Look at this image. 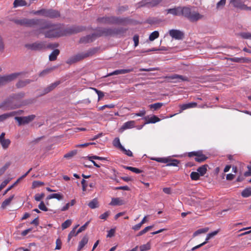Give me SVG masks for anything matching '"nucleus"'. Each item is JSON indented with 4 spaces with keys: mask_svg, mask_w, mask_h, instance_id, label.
Listing matches in <instances>:
<instances>
[{
    "mask_svg": "<svg viewBox=\"0 0 251 251\" xmlns=\"http://www.w3.org/2000/svg\"><path fill=\"white\" fill-rule=\"evenodd\" d=\"M144 119L146 121L145 124L150 123L154 124L160 121V119L155 115H153L151 117H149V116L145 117Z\"/></svg>",
    "mask_w": 251,
    "mask_h": 251,
    "instance_id": "6ab92c4d",
    "label": "nucleus"
},
{
    "mask_svg": "<svg viewBox=\"0 0 251 251\" xmlns=\"http://www.w3.org/2000/svg\"><path fill=\"white\" fill-rule=\"evenodd\" d=\"M61 245H62V242H61V240L59 238H58V239L56 240V247H55V249H56V250H60V249H61Z\"/></svg>",
    "mask_w": 251,
    "mask_h": 251,
    "instance_id": "e2e57ef3",
    "label": "nucleus"
},
{
    "mask_svg": "<svg viewBox=\"0 0 251 251\" xmlns=\"http://www.w3.org/2000/svg\"><path fill=\"white\" fill-rule=\"evenodd\" d=\"M30 82L31 81L29 79L20 80L17 83L16 86L17 88H22L25 86L27 84L30 83Z\"/></svg>",
    "mask_w": 251,
    "mask_h": 251,
    "instance_id": "473e14b6",
    "label": "nucleus"
},
{
    "mask_svg": "<svg viewBox=\"0 0 251 251\" xmlns=\"http://www.w3.org/2000/svg\"><path fill=\"white\" fill-rule=\"evenodd\" d=\"M72 224L71 220H67L64 223L62 224L61 226L63 229H66L69 227Z\"/></svg>",
    "mask_w": 251,
    "mask_h": 251,
    "instance_id": "3c124183",
    "label": "nucleus"
},
{
    "mask_svg": "<svg viewBox=\"0 0 251 251\" xmlns=\"http://www.w3.org/2000/svg\"><path fill=\"white\" fill-rule=\"evenodd\" d=\"M125 204V201L120 198H112L110 205L112 206L122 205Z\"/></svg>",
    "mask_w": 251,
    "mask_h": 251,
    "instance_id": "aec40b11",
    "label": "nucleus"
},
{
    "mask_svg": "<svg viewBox=\"0 0 251 251\" xmlns=\"http://www.w3.org/2000/svg\"><path fill=\"white\" fill-rule=\"evenodd\" d=\"M98 21L104 24H120L123 22V19L114 16L100 17Z\"/></svg>",
    "mask_w": 251,
    "mask_h": 251,
    "instance_id": "0eeeda50",
    "label": "nucleus"
},
{
    "mask_svg": "<svg viewBox=\"0 0 251 251\" xmlns=\"http://www.w3.org/2000/svg\"><path fill=\"white\" fill-rule=\"evenodd\" d=\"M34 115H29L25 117H15V119L18 122L19 125L21 126L29 123L35 118Z\"/></svg>",
    "mask_w": 251,
    "mask_h": 251,
    "instance_id": "f8f14e48",
    "label": "nucleus"
},
{
    "mask_svg": "<svg viewBox=\"0 0 251 251\" xmlns=\"http://www.w3.org/2000/svg\"><path fill=\"white\" fill-rule=\"evenodd\" d=\"M135 121H130L127 122H126L123 125L122 128L123 130H125L128 128H131L134 127L135 126Z\"/></svg>",
    "mask_w": 251,
    "mask_h": 251,
    "instance_id": "393cba45",
    "label": "nucleus"
},
{
    "mask_svg": "<svg viewBox=\"0 0 251 251\" xmlns=\"http://www.w3.org/2000/svg\"><path fill=\"white\" fill-rule=\"evenodd\" d=\"M110 214L109 211H106L100 216V218L103 220H106Z\"/></svg>",
    "mask_w": 251,
    "mask_h": 251,
    "instance_id": "69168bd1",
    "label": "nucleus"
},
{
    "mask_svg": "<svg viewBox=\"0 0 251 251\" xmlns=\"http://www.w3.org/2000/svg\"><path fill=\"white\" fill-rule=\"evenodd\" d=\"M60 84V81H57L53 83H51L47 87H46L44 90V94H47L53 90L55 88H56L59 84Z\"/></svg>",
    "mask_w": 251,
    "mask_h": 251,
    "instance_id": "412c9836",
    "label": "nucleus"
},
{
    "mask_svg": "<svg viewBox=\"0 0 251 251\" xmlns=\"http://www.w3.org/2000/svg\"><path fill=\"white\" fill-rule=\"evenodd\" d=\"M163 103L161 102H157L153 104H150L149 107L151 109L154 110H157L163 106Z\"/></svg>",
    "mask_w": 251,
    "mask_h": 251,
    "instance_id": "ea45409f",
    "label": "nucleus"
},
{
    "mask_svg": "<svg viewBox=\"0 0 251 251\" xmlns=\"http://www.w3.org/2000/svg\"><path fill=\"white\" fill-rule=\"evenodd\" d=\"M123 32L124 30L122 28H104L100 30V33L97 34V36L98 37L101 36H111L119 34Z\"/></svg>",
    "mask_w": 251,
    "mask_h": 251,
    "instance_id": "20e7f679",
    "label": "nucleus"
},
{
    "mask_svg": "<svg viewBox=\"0 0 251 251\" xmlns=\"http://www.w3.org/2000/svg\"><path fill=\"white\" fill-rule=\"evenodd\" d=\"M128 9L127 6H123L119 7L117 10V14H121L122 12H124Z\"/></svg>",
    "mask_w": 251,
    "mask_h": 251,
    "instance_id": "052dcab7",
    "label": "nucleus"
},
{
    "mask_svg": "<svg viewBox=\"0 0 251 251\" xmlns=\"http://www.w3.org/2000/svg\"><path fill=\"white\" fill-rule=\"evenodd\" d=\"M124 168L127 170H130L136 174H140L142 172V171L134 167L125 166Z\"/></svg>",
    "mask_w": 251,
    "mask_h": 251,
    "instance_id": "de8ad7c7",
    "label": "nucleus"
},
{
    "mask_svg": "<svg viewBox=\"0 0 251 251\" xmlns=\"http://www.w3.org/2000/svg\"><path fill=\"white\" fill-rule=\"evenodd\" d=\"M168 160L169 161L168 162H167V166H177L178 164L180 163V161L177 159H172L168 158Z\"/></svg>",
    "mask_w": 251,
    "mask_h": 251,
    "instance_id": "f704fd0d",
    "label": "nucleus"
},
{
    "mask_svg": "<svg viewBox=\"0 0 251 251\" xmlns=\"http://www.w3.org/2000/svg\"><path fill=\"white\" fill-rule=\"evenodd\" d=\"M89 222H86L84 225L81 226L78 230H77V233H79L81 232L82 231L85 230L89 224Z\"/></svg>",
    "mask_w": 251,
    "mask_h": 251,
    "instance_id": "680f3d73",
    "label": "nucleus"
},
{
    "mask_svg": "<svg viewBox=\"0 0 251 251\" xmlns=\"http://www.w3.org/2000/svg\"><path fill=\"white\" fill-rule=\"evenodd\" d=\"M25 47L33 50H40L46 48V44L44 42H36L31 44H27Z\"/></svg>",
    "mask_w": 251,
    "mask_h": 251,
    "instance_id": "1a4fd4ad",
    "label": "nucleus"
},
{
    "mask_svg": "<svg viewBox=\"0 0 251 251\" xmlns=\"http://www.w3.org/2000/svg\"><path fill=\"white\" fill-rule=\"evenodd\" d=\"M167 14H172L173 16H180L181 7H176L166 10Z\"/></svg>",
    "mask_w": 251,
    "mask_h": 251,
    "instance_id": "a211bd4d",
    "label": "nucleus"
},
{
    "mask_svg": "<svg viewBox=\"0 0 251 251\" xmlns=\"http://www.w3.org/2000/svg\"><path fill=\"white\" fill-rule=\"evenodd\" d=\"M78 226V225L76 226L69 234L68 236V241L69 242L71 238L74 237L76 236L78 233L77 231L75 232V229Z\"/></svg>",
    "mask_w": 251,
    "mask_h": 251,
    "instance_id": "a18cd8bd",
    "label": "nucleus"
},
{
    "mask_svg": "<svg viewBox=\"0 0 251 251\" xmlns=\"http://www.w3.org/2000/svg\"><path fill=\"white\" fill-rule=\"evenodd\" d=\"M151 159L158 162L164 163H166L169 161L168 158H152Z\"/></svg>",
    "mask_w": 251,
    "mask_h": 251,
    "instance_id": "864d4df0",
    "label": "nucleus"
},
{
    "mask_svg": "<svg viewBox=\"0 0 251 251\" xmlns=\"http://www.w3.org/2000/svg\"><path fill=\"white\" fill-rule=\"evenodd\" d=\"M97 50L96 49H92L86 52L78 53L74 56L75 57V59L77 60V62H78L87 57L92 56L96 52Z\"/></svg>",
    "mask_w": 251,
    "mask_h": 251,
    "instance_id": "9b49d317",
    "label": "nucleus"
},
{
    "mask_svg": "<svg viewBox=\"0 0 251 251\" xmlns=\"http://www.w3.org/2000/svg\"><path fill=\"white\" fill-rule=\"evenodd\" d=\"M125 154L129 157L133 156V153L129 150H126L124 147L120 149Z\"/></svg>",
    "mask_w": 251,
    "mask_h": 251,
    "instance_id": "5fc2aeb1",
    "label": "nucleus"
},
{
    "mask_svg": "<svg viewBox=\"0 0 251 251\" xmlns=\"http://www.w3.org/2000/svg\"><path fill=\"white\" fill-rule=\"evenodd\" d=\"M241 195L244 198H247L251 196V187L244 189L241 193Z\"/></svg>",
    "mask_w": 251,
    "mask_h": 251,
    "instance_id": "4c0bfd02",
    "label": "nucleus"
},
{
    "mask_svg": "<svg viewBox=\"0 0 251 251\" xmlns=\"http://www.w3.org/2000/svg\"><path fill=\"white\" fill-rule=\"evenodd\" d=\"M63 196L60 193L51 194L49 195L47 198V199L48 200H50V199H56L58 200H61L63 199Z\"/></svg>",
    "mask_w": 251,
    "mask_h": 251,
    "instance_id": "7c9ffc66",
    "label": "nucleus"
},
{
    "mask_svg": "<svg viewBox=\"0 0 251 251\" xmlns=\"http://www.w3.org/2000/svg\"><path fill=\"white\" fill-rule=\"evenodd\" d=\"M167 77L172 80L176 79V80L174 81V82L188 81V79L187 77L176 74Z\"/></svg>",
    "mask_w": 251,
    "mask_h": 251,
    "instance_id": "f3484780",
    "label": "nucleus"
},
{
    "mask_svg": "<svg viewBox=\"0 0 251 251\" xmlns=\"http://www.w3.org/2000/svg\"><path fill=\"white\" fill-rule=\"evenodd\" d=\"M159 36V33L157 31L152 32L149 36V40L152 41L157 38Z\"/></svg>",
    "mask_w": 251,
    "mask_h": 251,
    "instance_id": "79ce46f5",
    "label": "nucleus"
},
{
    "mask_svg": "<svg viewBox=\"0 0 251 251\" xmlns=\"http://www.w3.org/2000/svg\"><path fill=\"white\" fill-rule=\"evenodd\" d=\"M45 196L44 193L37 194L34 196V199L36 201H40Z\"/></svg>",
    "mask_w": 251,
    "mask_h": 251,
    "instance_id": "6e6d98bb",
    "label": "nucleus"
},
{
    "mask_svg": "<svg viewBox=\"0 0 251 251\" xmlns=\"http://www.w3.org/2000/svg\"><path fill=\"white\" fill-rule=\"evenodd\" d=\"M88 206L90 208L92 209H94L99 206V202L98 200L97 199H93L91 201L88 203Z\"/></svg>",
    "mask_w": 251,
    "mask_h": 251,
    "instance_id": "e433bc0d",
    "label": "nucleus"
},
{
    "mask_svg": "<svg viewBox=\"0 0 251 251\" xmlns=\"http://www.w3.org/2000/svg\"><path fill=\"white\" fill-rule=\"evenodd\" d=\"M41 20L37 19H27L23 18L22 19H17L14 21V23L21 25H25L27 27H33L39 25Z\"/></svg>",
    "mask_w": 251,
    "mask_h": 251,
    "instance_id": "7ed1b4c3",
    "label": "nucleus"
},
{
    "mask_svg": "<svg viewBox=\"0 0 251 251\" xmlns=\"http://www.w3.org/2000/svg\"><path fill=\"white\" fill-rule=\"evenodd\" d=\"M14 197V195H12L10 196L9 198L5 200L1 203V208L2 209L5 208L7 206L9 205L10 204Z\"/></svg>",
    "mask_w": 251,
    "mask_h": 251,
    "instance_id": "c85d7f7f",
    "label": "nucleus"
},
{
    "mask_svg": "<svg viewBox=\"0 0 251 251\" xmlns=\"http://www.w3.org/2000/svg\"><path fill=\"white\" fill-rule=\"evenodd\" d=\"M13 107L11 106L9 104V100L7 99L0 104V108L7 110L12 109Z\"/></svg>",
    "mask_w": 251,
    "mask_h": 251,
    "instance_id": "b1692460",
    "label": "nucleus"
},
{
    "mask_svg": "<svg viewBox=\"0 0 251 251\" xmlns=\"http://www.w3.org/2000/svg\"><path fill=\"white\" fill-rule=\"evenodd\" d=\"M208 230H209L208 227H205V228L199 229L197 230V231H196L194 233L193 236L195 237V236L198 235L199 234L206 233L208 231Z\"/></svg>",
    "mask_w": 251,
    "mask_h": 251,
    "instance_id": "a19ab883",
    "label": "nucleus"
},
{
    "mask_svg": "<svg viewBox=\"0 0 251 251\" xmlns=\"http://www.w3.org/2000/svg\"><path fill=\"white\" fill-rule=\"evenodd\" d=\"M56 68V67L54 66V67H51V68H48V69H46L45 70H44L43 71H42L40 73L39 76H41V77L44 76L46 75H47L50 74V73H51V72L53 71Z\"/></svg>",
    "mask_w": 251,
    "mask_h": 251,
    "instance_id": "72a5a7b5",
    "label": "nucleus"
},
{
    "mask_svg": "<svg viewBox=\"0 0 251 251\" xmlns=\"http://www.w3.org/2000/svg\"><path fill=\"white\" fill-rule=\"evenodd\" d=\"M218 232H219V230L214 231L213 232H212L208 234L207 235V237L206 238L205 242H204L202 243L201 244H200V245H197L196 246H195L194 247L192 248L191 250L194 251H195L196 250L200 248V247H202V246H203L204 245H205L207 243L208 240H209L211 238H212L213 236H214L216 235H217Z\"/></svg>",
    "mask_w": 251,
    "mask_h": 251,
    "instance_id": "4468645a",
    "label": "nucleus"
},
{
    "mask_svg": "<svg viewBox=\"0 0 251 251\" xmlns=\"http://www.w3.org/2000/svg\"><path fill=\"white\" fill-rule=\"evenodd\" d=\"M59 53L60 51L59 50H54L49 55V60L51 61L55 60Z\"/></svg>",
    "mask_w": 251,
    "mask_h": 251,
    "instance_id": "bb28decb",
    "label": "nucleus"
},
{
    "mask_svg": "<svg viewBox=\"0 0 251 251\" xmlns=\"http://www.w3.org/2000/svg\"><path fill=\"white\" fill-rule=\"evenodd\" d=\"M41 16L50 19L57 18L60 16V12L57 10L53 9H41Z\"/></svg>",
    "mask_w": 251,
    "mask_h": 251,
    "instance_id": "39448f33",
    "label": "nucleus"
},
{
    "mask_svg": "<svg viewBox=\"0 0 251 251\" xmlns=\"http://www.w3.org/2000/svg\"><path fill=\"white\" fill-rule=\"evenodd\" d=\"M153 226H147L145 228H144L143 230H142L141 231H140L137 235V236H141L143 234H144L145 233H146L147 232H148V231H149L150 230H151L152 227H153Z\"/></svg>",
    "mask_w": 251,
    "mask_h": 251,
    "instance_id": "49530a36",
    "label": "nucleus"
},
{
    "mask_svg": "<svg viewBox=\"0 0 251 251\" xmlns=\"http://www.w3.org/2000/svg\"><path fill=\"white\" fill-rule=\"evenodd\" d=\"M9 180L5 179L0 185V191L8 183Z\"/></svg>",
    "mask_w": 251,
    "mask_h": 251,
    "instance_id": "338daca9",
    "label": "nucleus"
},
{
    "mask_svg": "<svg viewBox=\"0 0 251 251\" xmlns=\"http://www.w3.org/2000/svg\"><path fill=\"white\" fill-rule=\"evenodd\" d=\"M77 153L76 150L72 151L64 155V157L68 159L71 158Z\"/></svg>",
    "mask_w": 251,
    "mask_h": 251,
    "instance_id": "c03bdc74",
    "label": "nucleus"
},
{
    "mask_svg": "<svg viewBox=\"0 0 251 251\" xmlns=\"http://www.w3.org/2000/svg\"><path fill=\"white\" fill-rule=\"evenodd\" d=\"M180 16H183L187 18L190 22H197L202 18L203 16L198 12L192 11L189 7H181Z\"/></svg>",
    "mask_w": 251,
    "mask_h": 251,
    "instance_id": "f03ea898",
    "label": "nucleus"
},
{
    "mask_svg": "<svg viewBox=\"0 0 251 251\" xmlns=\"http://www.w3.org/2000/svg\"><path fill=\"white\" fill-rule=\"evenodd\" d=\"M88 237L85 235L83 237L81 241L79 242L77 247V251H80L88 243Z\"/></svg>",
    "mask_w": 251,
    "mask_h": 251,
    "instance_id": "4be33fe9",
    "label": "nucleus"
},
{
    "mask_svg": "<svg viewBox=\"0 0 251 251\" xmlns=\"http://www.w3.org/2000/svg\"><path fill=\"white\" fill-rule=\"evenodd\" d=\"M140 251H146L151 249V244L148 242L146 244L141 245L140 247Z\"/></svg>",
    "mask_w": 251,
    "mask_h": 251,
    "instance_id": "09e8293b",
    "label": "nucleus"
},
{
    "mask_svg": "<svg viewBox=\"0 0 251 251\" xmlns=\"http://www.w3.org/2000/svg\"><path fill=\"white\" fill-rule=\"evenodd\" d=\"M159 70L158 68H150L149 69H144V68H141L140 69V71H145V72H150V71H158Z\"/></svg>",
    "mask_w": 251,
    "mask_h": 251,
    "instance_id": "0e129e2a",
    "label": "nucleus"
},
{
    "mask_svg": "<svg viewBox=\"0 0 251 251\" xmlns=\"http://www.w3.org/2000/svg\"><path fill=\"white\" fill-rule=\"evenodd\" d=\"M44 182L39 181H34L32 183V187L33 188L38 187L44 185Z\"/></svg>",
    "mask_w": 251,
    "mask_h": 251,
    "instance_id": "13d9d810",
    "label": "nucleus"
},
{
    "mask_svg": "<svg viewBox=\"0 0 251 251\" xmlns=\"http://www.w3.org/2000/svg\"><path fill=\"white\" fill-rule=\"evenodd\" d=\"M38 207L40 210H43L44 211H48V208L46 206L44 202L42 201L39 204Z\"/></svg>",
    "mask_w": 251,
    "mask_h": 251,
    "instance_id": "4d7b16f0",
    "label": "nucleus"
},
{
    "mask_svg": "<svg viewBox=\"0 0 251 251\" xmlns=\"http://www.w3.org/2000/svg\"><path fill=\"white\" fill-rule=\"evenodd\" d=\"M188 156L190 157L195 156V160L199 163L204 162L208 158L205 155L203 154L201 151L189 152L188 153Z\"/></svg>",
    "mask_w": 251,
    "mask_h": 251,
    "instance_id": "6e6552de",
    "label": "nucleus"
},
{
    "mask_svg": "<svg viewBox=\"0 0 251 251\" xmlns=\"http://www.w3.org/2000/svg\"><path fill=\"white\" fill-rule=\"evenodd\" d=\"M228 60L234 62H238V63H245L247 62L248 61V59L247 58H239V57H233V58H230L228 59Z\"/></svg>",
    "mask_w": 251,
    "mask_h": 251,
    "instance_id": "c756f323",
    "label": "nucleus"
},
{
    "mask_svg": "<svg viewBox=\"0 0 251 251\" xmlns=\"http://www.w3.org/2000/svg\"><path fill=\"white\" fill-rule=\"evenodd\" d=\"M197 105V103L196 102H191L186 104H183L180 106V113L183 111L184 110H186L188 108L195 107Z\"/></svg>",
    "mask_w": 251,
    "mask_h": 251,
    "instance_id": "5701e85b",
    "label": "nucleus"
},
{
    "mask_svg": "<svg viewBox=\"0 0 251 251\" xmlns=\"http://www.w3.org/2000/svg\"><path fill=\"white\" fill-rule=\"evenodd\" d=\"M208 167V165L205 164L203 165H202L201 166L199 167L197 169L198 173H199L200 175L201 176H203L207 172V168Z\"/></svg>",
    "mask_w": 251,
    "mask_h": 251,
    "instance_id": "a878e982",
    "label": "nucleus"
},
{
    "mask_svg": "<svg viewBox=\"0 0 251 251\" xmlns=\"http://www.w3.org/2000/svg\"><path fill=\"white\" fill-rule=\"evenodd\" d=\"M82 30L78 26H71L63 28L60 24H54L49 22H45L42 26L36 30V35L40 33L47 38H58L68 34L76 33Z\"/></svg>",
    "mask_w": 251,
    "mask_h": 251,
    "instance_id": "f257e3e1",
    "label": "nucleus"
},
{
    "mask_svg": "<svg viewBox=\"0 0 251 251\" xmlns=\"http://www.w3.org/2000/svg\"><path fill=\"white\" fill-rule=\"evenodd\" d=\"M21 74V73H15L8 75H0V87L15 80Z\"/></svg>",
    "mask_w": 251,
    "mask_h": 251,
    "instance_id": "423d86ee",
    "label": "nucleus"
},
{
    "mask_svg": "<svg viewBox=\"0 0 251 251\" xmlns=\"http://www.w3.org/2000/svg\"><path fill=\"white\" fill-rule=\"evenodd\" d=\"M24 96L25 93L21 92L17 94H15L12 96H11L10 98L8 99L9 100V104H10L11 102H12L13 100L22 98L24 97Z\"/></svg>",
    "mask_w": 251,
    "mask_h": 251,
    "instance_id": "c9c22d12",
    "label": "nucleus"
},
{
    "mask_svg": "<svg viewBox=\"0 0 251 251\" xmlns=\"http://www.w3.org/2000/svg\"><path fill=\"white\" fill-rule=\"evenodd\" d=\"M169 34L172 38L176 40L182 39L184 35L181 31L176 29L170 30L169 31Z\"/></svg>",
    "mask_w": 251,
    "mask_h": 251,
    "instance_id": "2eb2a0df",
    "label": "nucleus"
},
{
    "mask_svg": "<svg viewBox=\"0 0 251 251\" xmlns=\"http://www.w3.org/2000/svg\"><path fill=\"white\" fill-rule=\"evenodd\" d=\"M199 173L196 172H192L190 174V178L192 180H198L200 179Z\"/></svg>",
    "mask_w": 251,
    "mask_h": 251,
    "instance_id": "37998d69",
    "label": "nucleus"
},
{
    "mask_svg": "<svg viewBox=\"0 0 251 251\" xmlns=\"http://www.w3.org/2000/svg\"><path fill=\"white\" fill-rule=\"evenodd\" d=\"M239 35L244 39H251V33L250 32H241L239 33Z\"/></svg>",
    "mask_w": 251,
    "mask_h": 251,
    "instance_id": "603ef678",
    "label": "nucleus"
},
{
    "mask_svg": "<svg viewBox=\"0 0 251 251\" xmlns=\"http://www.w3.org/2000/svg\"><path fill=\"white\" fill-rule=\"evenodd\" d=\"M115 230L114 228H112L108 231L107 237H112L114 235Z\"/></svg>",
    "mask_w": 251,
    "mask_h": 251,
    "instance_id": "774afa93",
    "label": "nucleus"
},
{
    "mask_svg": "<svg viewBox=\"0 0 251 251\" xmlns=\"http://www.w3.org/2000/svg\"><path fill=\"white\" fill-rule=\"evenodd\" d=\"M75 62H77V60L75 59V56H73L70 57L66 61V63L68 64H72Z\"/></svg>",
    "mask_w": 251,
    "mask_h": 251,
    "instance_id": "bf43d9fd",
    "label": "nucleus"
},
{
    "mask_svg": "<svg viewBox=\"0 0 251 251\" xmlns=\"http://www.w3.org/2000/svg\"><path fill=\"white\" fill-rule=\"evenodd\" d=\"M230 2L235 8L240 10L251 11V7L248 6L241 0H230Z\"/></svg>",
    "mask_w": 251,
    "mask_h": 251,
    "instance_id": "9d476101",
    "label": "nucleus"
},
{
    "mask_svg": "<svg viewBox=\"0 0 251 251\" xmlns=\"http://www.w3.org/2000/svg\"><path fill=\"white\" fill-rule=\"evenodd\" d=\"M15 114V112H11L0 115V122L4 121L9 117L14 116Z\"/></svg>",
    "mask_w": 251,
    "mask_h": 251,
    "instance_id": "cd10ccee",
    "label": "nucleus"
},
{
    "mask_svg": "<svg viewBox=\"0 0 251 251\" xmlns=\"http://www.w3.org/2000/svg\"><path fill=\"white\" fill-rule=\"evenodd\" d=\"M97 37V34L95 33L91 35H88L81 38L79 40V43L82 44L91 43L94 41Z\"/></svg>",
    "mask_w": 251,
    "mask_h": 251,
    "instance_id": "ddd939ff",
    "label": "nucleus"
},
{
    "mask_svg": "<svg viewBox=\"0 0 251 251\" xmlns=\"http://www.w3.org/2000/svg\"><path fill=\"white\" fill-rule=\"evenodd\" d=\"M133 71V68H130L128 69H120V70H117L114 71H113L112 73H110L108 74H107L105 77L112 76L113 75H118L121 74H125L126 73H130Z\"/></svg>",
    "mask_w": 251,
    "mask_h": 251,
    "instance_id": "dca6fc26",
    "label": "nucleus"
},
{
    "mask_svg": "<svg viewBox=\"0 0 251 251\" xmlns=\"http://www.w3.org/2000/svg\"><path fill=\"white\" fill-rule=\"evenodd\" d=\"M0 143L1 145L2 148L4 149H6L9 146L11 143V141L9 139H7L2 140V141H0Z\"/></svg>",
    "mask_w": 251,
    "mask_h": 251,
    "instance_id": "58836bf2",
    "label": "nucleus"
},
{
    "mask_svg": "<svg viewBox=\"0 0 251 251\" xmlns=\"http://www.w3.org/2000/svg\"><path fill=\"white\" fill-rule=\"evenodd\" d=\"M26 4L27 3L25 0H15L13 2V7L23 6H25Z\"/></svg>",
    "mask_w": 251,
    "mask_h": 251,
    "instance_id": "2f4dec72",
    "label": "nucleus"
},
{
    "mask_svg": "<svg viewBox=\"0 0 251 251\" xmlns=\"http://www.w3.org/2000/svg\"><path fill=\"white\" fill-rule=\"evenodd\" d=\"M113 145L121 149L123 146L121 145L119 138H116L113 140Z\"/></svg>",
    "mask_w": 251,
    "mask_h": 251,
    "instance_id": "8fccbe9b",
    "label": "nucleus"
}]
</instances>
